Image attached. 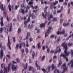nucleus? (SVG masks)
Returning <instances> with one entry per match:
<instances>
[{"mask_svg":"<svg viewBox=\"0 0 73 73\" xmlns=\"http://www.w3.org/2000/svg\"><path fill=\"white\" fill-rule=\"evenodd\" d=\"M67 44L65 42H64L62 44V46H63L64 48L65 49V50L64 51L65 54H64L63 53H62L61 54L60 56H63L64 58L66 59V61H68V59L66 57V56H68L70 52H66V50L68 49V47L67 46Z\"/></svg>","mask_w":73,"mask_h":73,"instance_id":"1","label":"nucleus"},{"mask_svg":"<svg viewBox=\"0 0 73 73\" xmlns=\"http://www.w3.org/2000/svg\"><path fill=\"white\" fill-rule=\"evenodd\" d=\"M11 63H9L8 66V70H6V69L4 70V72H3V70H1L0 71V73H5V72H6L7 73V72H9V70H10V69H11Z\"/></svg>","mask_w":73,"mask_h":73,"instance_id":"2","label":"nucleus"},{"mask_svg":"<svg viewBox=\"0 0 73 73\" xmlns=\"http://www.w3.org/2000/svg\"><path fill=\"white\" fill-rule=\"evenodd\" d=\"M61 30V28H60L58 29V31L56 33V34L58 35L64 34L65 33V29H63L62 30V31L60 32Z\"/></svg>","mask_w":73,"mask_h":73,"instance_id":"3","label":"nucleus"},{"mask_svg":"<svg viewBox=\"0 0 73 73\" xmlns=\"http://www.w3.org/2000/svg\"><path fill=\"white\" fill-rule=\"evenodd\" d=\"M61 68L63 69V72L62 73H64L67 70V67H66V64H64L61 67Z\"/></svg>","mask_w":73,"mask_h":73,"instance_id":"4","label":"nucleus"},{"mask_svg":"<svg viewBox=\"0 0 73 73\" xmlns=\"http://www.w3.org/2000/svg\"><path fill=\"white\" fill-rule=\"evenodd\" d=\"M31 1H30L29 3V5L31 6V7H32L33 9H36L38 8V7L37 6H35V7H33V0H31Z\"/></svg>","mask_w":73,"mask_h":73,"instance_id":"5","label":"nucleus"},{"mask_svg":"<svg viewBox=\"0 0 73 73\" xmlns=\"http://www.w3.org/2000/svg\"><path fill=\"white\" fill-rule=\"evenodd\" d=\"M47 8H48L47 6L46 7L45 9L44 10V12L45 14V15H44V13L43 12L42 13V15L43 17L44 18H46V16L47 15V12L46 11V9Z\"/></svg>","mask_w":73,"mask_h":73,"instance_id":"6","label":"nucleus"},{"mask_svg":"<svg viewBox=\"0 0 73 73\" xmlns=\"http://www.w3.org/2000/svg\"><path fill=\"white\" fill-rule=\"evenodd\" d=\"M31 16L32 17V18L33 19L36 18V17L34 15H32V14H31V13H29V17H28V22H30V17H31Z\"/></svg>","mask_w":73,"mask_h":73,"instance_id":"7","label":"nucleus"},{"mask_svg":"<svg viewBox=\"0 0 73 73\" xmlns=\"http://www.w3.org/2000/svg\"><path fill=\"white\" fill-rule=\"evenodd\" d=\"M17 65L14 66L13 64V65L12 66L11 69L12 70L15 71L17 69Z\"/></svg>","mask_w":73,"mask_h":73,"instance_id":"8","label":"nucleus"},{"mask_svg":"<svg viewBox=\"0 0 73 73\" xmlns=\"http://www.w3.org/2000/svg\"><path fill=\"white\" fill-rule=\"evenodd\" d=\"M10 46L11 42H10V40H9V36H8V42L7 43V46L9 50H11V49Z\"/></svg>","mask_w":73,"mask_h":73,"instance_id":"9","label":"nucleus"},{"mask_svg":"<svg viewBox=\"0 0 73 73\" xmlns=\"http://www.w3.org/2000/svg\"><path fill=\"white\" fill-rule=\"evenodd\" d=\"M10 27V29L9 30V32H11L12 31V23H10L7 26V27Z\"/></svg>","mask_w":73,"mask_h":73,"instance_id":"10","label":"nucleus"},{"mask_svg":"<svg viewBox=\"0 0 73 73\" xmlns=\"http://www.w3.org/2000/svg\"><path fill=\"white\" fill-rule=\"evenodd\" d=\"M4 54V51L3 50L1 49L0 51V56L1 59H3V54Z\"/></svg>","mask_w":73,"mask_h":73,"instance_id":"11","label":"nucleus"},{"mask_svg":"<svg viewBox=\"0 0 73 73\" xmlns=\"http://www.w3.org/2000/svg\"><path fill=\"white\" fill-rule=\"evenodd\" d=\"M0 20L1 21L0 23V24L1 27H3V26H4V23H3V17H1Z\"/></svg>","mask_w":73,"mask_h":73,"instance_id":"12","label":"nucleus"},{"mask_svg":"<svg viewBox=\"0 0 73 73\" xmlns=\"http://www.w3.org/2000/svg\"><path fill=\"white\" fill-rule=\"evenodd\" d=\"M35 66H36L37 68V70H40V66L37 64V61H36L35 62Z\"/></svg>","mask_w":73,"mask_h":73,"instance_id":"13","label":"nucleus"},{"mask_svg":"<svg viewBox=\"0 0 73 73\" xmlns=\"http://www.w3.org/2000/svg\"><path fill=\"white\" fill-rule=\"evenodd\" d=\"M59 46H58V47H57L56 48V50H55V52H54V53L55 54H56V53L57 52H58V49H59L58 51V52H60L61 51V49H59Z\"/></svg>","mask_w":73,"mask_h":73,"instance_id":"14","label":"nucleus"},{"mask_svg":"<svg viewBox=\"0 0 73 73\" xmlns=\"http://www.w3.org/2000/svg\"><path fill=\"white\" fill-rule=\"evenodd\" d=\"M5 65L3 63L1 64V67L2 69H4V70L6 69V70H8V67H7V68H6L5 67Z\"/></svg>","mask_w":73,"mask_h":73,"instance_id":"15","label":"nucleus"},{"mask_svg":"<svg viewBox=\"0 0 73 73\" xmlns=\"http://www.w3.org/2000/svg\"><path fill=\"white\" fill-rule=\"evenodd\" d=\"M4 32L6 34H7V35H8V28L6 27H4Z\"/></svg>","mask_w":73,"mask_h":73,"instance_id":"16","label":"nucleus"},{"mask_svg":"<svg viewBox=\"0 0 73 73\" xmlns=\"http://www.w3.org/2000/svg\"><path fill=\"white\" fill-rule=\"evenodd\" d=\"M50 30L48 29L47 32L45 33V38H46L47 36H48V34L50 32Z\"/></svg>","mask_w":73,"mask_h":73,"instance_id":"17","label":"nucleus"},{"mask_svg":"<svg viewBox=\"0 0 73 73\" xmlns=\"http://www.w3.org/2000/svg\"><path fill=\"white\" fill-rule=\"evenodd\" d=\"M70 64H72L71 67L73 68V60H71L70 62L68 64V65H69Z\"/></svg>","mask_w":73,"mask_h":73,"instance_id":"18","label":"nucleus"},{"mask_svg":"<svg viewBox=\"0 0 73 73\" xmlns=\"http://www.w3.org/2000/svg\"><path fill=\"white\" fill-rule=\"evenodd\" d=\"M19 12L21 13H22L23 14H24V13H25V11L23 9H20Z\"/></svg>","mask_w":73,"mask_h":73,"instance_id":"19","label":"nucleus"},{"mask_svg":"<svg viewBox=\"0 0 73 73\" xmlns=\"http://www.w3.org/2000/svg\"><path fill=\"white\" fill-rule=\"evenodd\" d=\"M28 24V20H27L26 21H25L24 22V24L25 25V27H27Z\"/></svg>","mask_w":73,"mask_h":73,"instance_id":"20","label":"nucleus"},{"mask_svg":"<svg viewBox=\"0 0 73 73\" xmlns=\"http://www.w3.org/2000/svg\"><path fill=\"white\" fill-rule=\"evenodd\" d=\"M28 66V63H26L25 66L23 65V67L24 68L25 70H26L27 69V67Z\"/></svg>","mask_w":73,"mask_h":73,"instance_id":"21","label":"nucleus"},{"mask_svg":"<svg viewBox=\"0 0 73 73\" xmlns=\"http://www.w3.org/2000/svg\"><path fill=\"white\" fill-rule=\"evenodd\" d=\"M41 43L38 42L37 44V46H38V49H40L41 48Z\"/></svg>","mask_w":73,"mask_h":73,"instance_id":"22","label":"nucleus"},{"mask_svg":"<svg viewBox=\"0 0 73 73\" xmlns=\"http://www.w3.org/2000/svg\"><path fill=\"white\" fill-rule=\"evenodd\" d=\"M7 11L4 12L3 14V16L5 18L7 17Z\"/></svg>","mask_w":73,"mask_h":73,"instance_id":"23","label":"nucleus"},{"mask_svg":"<svg viewBox=\"0 0 73 73\" xmlns=\"http://www.w3.org/2000/svg\"><path fill=\"white\" fill-rule=\"evenodd\" d=\"M33 69V67L31 66H30L29 68V71H30L31 70H32Z\"/></svg>","mask_w":73,"mask_h":73,"instance_id":"24","label":"nucleus"},{"mask_svg":"<svg viewBox=\"0 0 73 73\" xmlns=\"http://www.w3.org/2000/svg\"><path fill=\"white\" fill-rule=\"evenodd\" d=\"M69 24V23H68L67 24H66L65 23H64L63 24V26L65 27H67L68 26V25Z\"/></svg>","mask_w":73,"mask_h":73,"instance_id":"25","label":"nucleus"},{"mask_svg":"<svg viewBox=\"0 0 73 73\" xmlns=\"http://www.w3.org/2000/svg\"><path fill=\"white\" fill-rule=\"evenodd\" d=\"M51 67L52 68V70H53L54 68L56 67V66H54V65L53 64H52V66H51Z\"/></svg>","mask_w":73,"mask_h":73,"instance_id":"26","label":"nucleus"},{"mask_svg":"<svg viewBox=\"0 0 73 73\" xmlns=\"http://www.w3.org/2000/svg\"><path fill=\"white\" fill-rule=\"evenodd\" d=\"M59 64L58 65V67H60L61 64H62V62L60 60L59 61Z\"/></svg>","mask_w":73,"mask_h":73,"instance_id":"27","label":"nucleus"},{"mask_svg":"<svg viewBox=\"0 0 73 73\" xmlns=\"http://www.w3.org/2000/svg\"><path fill=\"white\" fill-rule=\"evenodd\" d=\"M71 36L73 38V34H72V36L71 35H70V36H69L68 37H67V38H66L67 40H68V39H69V38H70V37H71Z\"/></svg>","mask_w":73,"mask_h":73,"instance_id":"28","label":"nucleus"},{"mask_svg":"<svg viewBox=\"0 0 73 73\" xmlns=\"http://www.w3.org/2000/svg\"><path fill=\"white\" fill-rule=\"evenodd\" d=\"M57 72L58 73H60L59 70H55L54 72V73H56Z\"/></svg>","mask_w":73,"mask_h":73,"instance_id":"29","label":"nucleus"},{"mask_svg":"<svg viewBox=\"0 0 73 73\" xmlns=\"http://www.w3.org/2000/svg\"><path fill=\"white\" fill-rule=\"evenodd\" d=\"M53 18L52 15L51 14L50 15V17H48V20H50V18Z\"/></svg>","mask_w":73,"mask_h":73,"instance_id":"30","label":"nucleus"},{"mask_svg":"<svg viewBox=\"0 0 73 73\" xmlns=\"http://www.w3.org/2000/svg\"><path fill=\"white\" fill-rule=\"evenodd\" d=\"M44 23H41L40 25V27L41 28H42V27H44Z\"/></svg>","mask_w":73,"mask_h":73,"instance_id":"31","label":"nucleus"},{"mask_svg":"<svg viewBox=\"0 0 73 73\" xmlns=\"http://www.w3.org/2000/svg\"><path fill=\"white\" fill-rule=\"evenodd\" d=\"M17 19L18 20H23V17H21L20 19H19V17H17Z\"/></svg>","mask_w":73,"mask_h":73,"instance_id":"32","label":"nucleus"},{"mask_svg":"<svg viewBox=\"0 0 73 73\" xmlns=\"http://www.w3.org/2000/svg\"><path fill=\"white\" fill-rule=\"evenodd\" d=\"M3 27H1L0 28V33H2V32H3Z\"/></svg>","mask_w":73,"mask_h":73,"instance_id":"33","label":"nucleus"},{"mask_svg":"<svg viewBox=\"0 0 73 73\" xmlns=\"http://www.w3.org/2000/svg\"><path fill=\"white\" fill-rule=\"evenodd\" d=\"M9 9L10 12L11 11V5L9 4L8 5Z\"/></svg>","mask_w":73,"mask_h":73,"instance_id":"34","label":"nucleus"},{"mask_svg":"<svg viewBox=\"0 0 73 73\" xmlns=\"http://www.w3.org/2000/svg\"><path fill=\"white\" fill-rule=\"evenodd\" d=\"M21 29L20 28L18 30V33H20V32H21Z\"/></svg>","mask_w":73,"mask_h":73,"instance_id":"35","label":"nucleus"},{"mask_svg":"<svg viewBox=\"0 0 73 73\" xmlns=\"http://www.w3.org/2000/svg\"><path fill=\"white\" fill-rule=\"evenodd\" d=\"M32 57L33 59H34L35 57V52H33V53L32 54Z\"/></svg>","mask_w":73,"mask_h":73,"instance_id":"36","label":"nucleus"},{"mask_svg":"<svg viewBox=\"0 0 73 73\" xmlns=\"http://www.w3.org/2000/svg\"><path fill=\"white\" fill-rule=\"evenodd\" d=\"M50 52V49L49 48H47V53H48Z\"/></svg>","mask_w":73,"mask_h":73,"instance_id":"37","label":"nucleus"},{"mask_svg":"<svg viewBox=\"0 0 73 73\" xmlns=\"http://www.w3.org/2000/svg\"><path fill=\"white\" fill-rule=\"evenodd\" d=\"M42 70L44 72L46 73L47 72H46L45 70V69L44 68H42Z\"/></svg>","mask_w":73,"mask_h":73,"instance_id":"38","label":"nucleus"},{"mask_svg":"<svg viewBox=\"0 0 73 73\" xmlns=\"http://www.w3.org/2000/svg\"><path fill=\"white\" fill-rule=\"evenodd\" d=\"M16 60L18 62H20V60H19L18 58H17L16 59Z\"/></svg>","mask_w":73,"mask_h":73,"instance_id":"39","label":"nucleus"},{"mask_svg":"<svg viewBox=\"0 0 73 73\" xmlns=\"http://www.w3.org/2000/svg\"><path fill=\"white\" fill-rule=\"evenodd\" d=\"M63 21V19H61L60 20V24H61L62 23Z\"/></svg>","mask_w":73,"mask_h":73,"instance_id":"40","label":"nucleus"},{"mask_svg":"<svg viewBox=\"0 0 73 73\" xmlns=\"http://www.w3.org/2000/svg\"><path fill=\"white\" fill-rule=\"evenodd\" d=\"M6 57L7 58H8L9 59H10V58H11V57H10V56L9 55H6Z\"/></svg>","mask_w":73,"mask_h":73,"instance_id":"41","label":"nucleus"},{"mask_svg":"<svg viewBox=\"0 0 73 73\" xmlns=\"http://www.w3.org/2000/svg\"><path fill=\"white\" fill-rule=\"evenodd\" d=\"M45 56H42V58L41 59V60L43 61L44 60V58H45Z\"/></svg>","mask_w":73,"mask_h":73,"instance_id":"42","label":"nucleus"},{"mask_svg":"<svg viewBox=\"0 0 73 73\" xmlns=\"http://www.w3.org/2000/svg\"><path fill=\"white\" fill-rule=\"evenodd\" d=\"M18 48H19V44H17L16 46V49H17Z\"/></svg>","mask_w":73,"mask_h":73,"instance_id":"43","label":"nucleus"},{"mask_svg":"<svg viewBox=\"0 0 73 73\" xmlns=\"http://www.w3.org/2000/svg\"><path fill=\"white\" fill-rule=\"evenodd\" d=\"M73 44L72 43H69L68 45V46H72Z\"/></svg>","mask_w":73,"mask_h":73,"instance_id":"44","label":"nucleus"},{"mask_svg":"<svg viewBox=\"0 0 73 73\" xmlns=\"http://www.w3.org/2000/svg\"><path fill=\"white\" fill-rule=\"evenodd\" d=\"M13 42H15V37H13Z\"/></svg>","mask_w":73,"mask_h":73,"instance_id":"45","label":"nucleus"},{"mask_svg":"<svg viewBox=\"0 0 73 73\" xmlns=\"http://www.w3.org/2000/svg\"><path fill=\"white\" fill-rule=\"evenodd\" d=\"M19 45H20V46H19V48L20 49H21V46L22 45L21 43H20L19 44Z\"/></svg>","mask_w":73,"mask_h":73,"instance_id":"46","label":"nucleus"},{"mask_svg":"<svg viewBox=\"0 0 73 73\" xmlns=\"http://www.w3.org/2000/svg\"><path fill=\"white\" fill-rule=\"evenodd\" d=\"M57 57L56 56H54L53 57V58L54 59V60L56 59V58Z\"/></svg>","mask_w":73,"mask_h":73,"instance_id":"47","label":"nucleus"},{"mask_svg":"<svg viewBox=\"0 0 73 73\" xmlns=\"http://www.w3.org/2000/svg\"><path fill=\"white\" fill-rule=\"evenodd\" d=\"M53 21H57V19L56 18H54L53 19Z\"/></svg>","mask_w":73,"mask_h":73,"instance_id":"48","label":"nucleus"},{"mask_svg":"<svg viewBox=\"0 0 73 73\" xmlns=\"http://www.w3.org/2000/svg\"><path fill=\"white\" fill-rule=\"evenodd\" d=\"M58 3V1H56L55 3H53V5H56V4H57V3Z\"/></svg>","mask_w":73,"mask_h":73,"instance_id":"49","label":"nucleus"},{"mask_svg":"<svg viewBox=\"0 0 73 73\" xmlns=\"http://www.w3.org/2000/svg\"><path fill=\"white\" fill-rule=\"evenodd\" d=\"M50 68H51V67L50 66H48V71H49L50 70Z\"/></svg>","mask_w":73,"mask_h":73,"instance_id":"50","label":"nucleus"},{"mask_svg":"<svg viewBox=\"0 0 73 73\" xmlns=\"http://www.w3.org/2000/svg\"><path fill=\"white\" fill-rule=\"evenodd\" d=\"M60 36L59 37H58V39H57L58 41H59L60 40Z\"/></svg>","mask_w":73,"mask_h":73,"instance_id":"51","label":"nucleus"},{"mask_svg":"<svg viewBox=\"0 0 73 73\" xmlns=\"http://www.w3.org/2000/svg\"><path fill=\"white\" fill-rule=\"evenodd\" d=\"M29 39L30 42H31L32 41V40H33V38L31 37Z\"/></svg>","mask_w":73,"mask_h":73,"instance_id":"52","label":"nucleus"},{"mask_svg":"<svg viewBox=\"0 0 73 73\" xmlns=\"http://www.w3.org/2000/svg\"><path fill=\"white\" fill-rule=\"evenodd\" d=\"M25 50L26 51V53H28V48H26L25 49Z\"/></svg>","mask_w":73,"mask_h":73,"instance_id":"53","label":"nucleus"},{"mask_svg":"<svg viewBox=\"0 0 73 73\" xmlns=\"http://www.w3.org/2000/svg\"><path fill=\"white\" fill-rule=\"evenodd\" d=\"M33 27V25H32L31 27H30V25H29V27H30L31 28H32Z\"/></svg>","mask_w":73,"mask_h":73,"instance_id":"54","label":"nucleus"},{"mask_svg":"<svg viewBox=\"0 0 73 73\" xmlns=\"http://www.w3.org/2000/svg\"><path fill=\"white\" fill-rule=\"evenodd\" d=\"M18 7H19V6H16L15 7V9L16 10V9H17V8H18Z\"/></svg>","mask_w":73,"mask_h":73,"instance_id":"55","label":"nucleus"},{"mask_svg":"<svg viewBox=\"0 0 73 73\" xmlns=\"http://www.w3.org/2000/svg\"><path fill=\"white\" fill-rule=\"evenodd\" d=\"M52 29V27H50L49 28H48V29L50 30H51V29Z\"/></svg>","mask_w":73,"mask_h":73,"instance_id":"56","label":"nucleus"},{"mask_svg":"<svg viewBox=\"0 0 73 73\" xmlns=\"http://www.w3.org/2000/svg\"><path fill=\"white\" fill-rule=\"evenodd\" d=\"M71 52H72V53H71V54H72V56H73V50H71Z\"/></svg>","mask_w":73,"mask_h":73,"instance_id":"57","label":"nucleus"},{"mask_svg":"<svg viewBox=\"0 0 73 73\" xmlns=\"http://www.w3.org/2000/svg\"><path fill=\"white\" fill-rule=\"evenodd\" d=\"M61 12V10H58L57 11V13H60Z\"/></svg>","mask_w":73,"mask_h":73,"instance_id":"58","label":"nucleus"},{"mask_svg":"<svg viewBox=\"0 0 73 73\" xmlns=\"http://www.w3.org/2000/svg\"><path fill=\"white\" fill-rule=\"evenodd\" d=\"M44 3H45V4H48V2H46V1H44Z\"/></svg>","mask_w":73,"mask_h":73,"instance_id":"59","label":"nucleus"},{"mask_svg":"<svg viewBox=\"0 0 73 73\" xmlns=\"http://www.w3.org/2000/svg\"><path fill=\"white\" fill-rule=\"evenodd\" d=\"M54 52V51L53 50H51V51H50V52L51 53H53V52Z\"/></svg>","mask_w":73,"mask_h":73,"instance_id":"60","label":"nucleus"},{"mask_svg":"<svg viewBox=\"0 0 73 73\" xmlns=\"http://www.w3.org/2000/svg\"><path fill=\"white\" fill-rule=\"evenodd\" d=\"M54 37V36L53 35H52L50 36V38H53Z\"/></svg>","mask_w":73,"mask_h":73,"instance_id":"61","label":"nucleus"},{"mask_svg":"<svg viewBox=\"0 0 73 73\" xmlns=\"http://www.w3.org/2000/svg\"><path fill=\"white\" fill-rule=\"evenodd\" d=\"M41 4H43V0H41Z\"/></svg>","mask_w":73,"mask_h":73,"instance_id":"62","label":"nucleus"},{"mask_svg":"<svg viewBox=\"0 0 73 73\" xmlns=\"http://www.w3.org/2000/svg\"><path fill=\"white\" fill-rule=\"evenodd\" d=\"M52 58L50 59L49 60V62H51L52 61Z\"/></svg>","mask_w":73,"mask_h":73,"instance_id":"63","label":"nucleus"},{"mask_svg":"<svg viewBox=\"0 0 73 73\" xmlns=\"http://www.w3.org/2000/svg\"><path fill=\"white\" fill-rule=\"evenodd\" d=\"M42 49L43 50H44L45 49V46H43Z\"/></svg>","mask_w":73,"mask_h":73,"instance_id":"64","label":"nucleus"}]
</instances>
